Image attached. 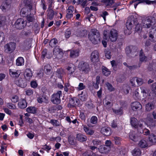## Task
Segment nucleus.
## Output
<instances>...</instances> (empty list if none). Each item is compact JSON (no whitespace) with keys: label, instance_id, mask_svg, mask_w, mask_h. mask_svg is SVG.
<instances>
[{"label":"nucleus","instance_id":"obj_3","mask_svg":"<svg viewBox=\"0 0 156 156\" xmlns=\"http://www.w3.org/2000/svg\"><path fill=\"white\" fill-rule=\"evenodd\" d=\"M89 38L92 43L94 44H97L100 41V34L96 29H92L89 35Z\"/></svg>","mask_w":156,"mask_h":156},{"label":"nucleus","instance_id":"obj_60","mask_svg":"<svg viewBox=\"0 0 156 156\" xmlns=\"http://www.w3.org/2000/svg\"><path fill=\"white\" fill-rule=\"evenodd\" d=\"M3 109L4 111V112L6 113L7 114L9 115H11L12 114V111L9 109L8 108H3Z\"/></svg>","mask_w":156,"mask_h":156},{"label":"nucleus","instance_id":"obj_1","mask_svg":"<svg viewBox=\"0 0 156 156\" xmlns=\"http://www.w3.org/2000/svg\"><path fill=\"white\" fill-rule=\"evenodd\" d=\"M155 22L154 18L152 17H148L142 20L140 23L136 25L135 29L137 31L141 30L142 27L151 28L149 33L150 39L152 42L156 41V26H154Z\"/></svg>","mask_w":156,"mask_h":156},{"label":"nucleus","instance_id":"obj_59","mask_svg":"<svg viewBox=\"0 0 156 156\" xmlns=\"http://www.w3.org/2000/svg\"><path fill=\"white\" fill-rule=\"evenodd\" d=\"M79 97L82 101H85L87 99V95L86 94H81L79 95Z\"/></svg>","mask_w":156,"mask_h":156},{"label":"nucleus","instance_id":"obj_9","mask_svg":"<svg viewBox=\"0 0 156 156\" xmlns=\"http://www.w3.org/2000/svg\"><path fill=\"white\" fill-rule=\"evenodd\" d=\"M145 124V125L149 127L150 129H153L155 127V121L153 119L150 117L149 115H147V117L146 119H144Z\"/></svg>","mask_w":156,"mask_h":156},{"label":"nucleus","instance_id":"obj_58","mask_svg":"<svg viewBox=\"0 0 156 156\" xmlns=\"http://www.w3.org/2000/svg\"><path fill=\"white\" fill-rule=\"evenodd\" d=\"M74 10L73 6H69L67 9V12L69 13H71L73 14V12Z\"/></svg>","mask_w":156,"mask_h":156},{"label":"nucleus","instance_id":"obj_10","mask_svg":"<svg viewBox=\"0 0 156 156\" xmlns=\"http://www.w3.org/2000/svg\"><path fill=\"white\" fill-rule=\"evenodd\" d=\"M53 56L58 59L62 58L63 55L62 50L59 47H55L53 50Z\"/></svg>","mask_w":156,"mask_h":156},{"label":"nucleus","instance_id":"obj_13","mask_svg":"<svg viewBox=\"0 0 156 156\" xmlns=\"http://www.w3.org/2000/svg\"><path fill=\"white\" fill-rule=\"evenodd\" d=\"M99 56L98 52L97 50H95L91 53L90 60L94 63L98 61Z\"/></svg>","mask_w":156,"mask_h":156},{"label":"nucleus","instance_id":"obj_4","mask_svg":"<svg viewBox=\"0 0 156 156\" xmlns=\"http://www.w3.org/2000/svg\"><path fill=\"white\" fill-rule=\"evenodd\" d=\"M130 123L132 126L136 129L137 130L145 124L144 119H140L137 122V119L134 117L131 118Z\"/></svg>","mask_w":156,"mask_h":156},{"label":"nucleus","instance_id":"obj_6","mask_svg":"<svg viewBox=\"0 0 156 156\" xmlns=\"http://www.w3.org/2000/svg\"><path fill=\"white\" fill-rule=\"evenodd\" d=\"M62 91H58L57 93L53 94L51 98V101L54 104H58L61 101L60 96L62 95Z\"/></svg>","mask_w":156,"mask_h":156},{"label":"nucleus","instance_id":"obj_64","mask_svg":"<svg viewBox=\"0 0 156 156\" xmlns=\"http://www.w3.org/2000/svg\"><path fill=\"white\" fill-rule=\"evenodd\" d=\"M30 85L31 87L34 88H36L37 86V84L36 82L34 80L32 81L31 82Z\"/></svg>","mask_w":156,"mask_h":156},{"label":"nucleus","instance_id":"obj_12","mask_svg":"<svg viewBox=\"0 0 156 156\" xmlns=\"http://www.w3.org/2000/svg\"><path fill=\"white\" fill-rule=\"evenodd\" d=\"M16 47V44L14 42H11L5 45L4 50L6 52H12L15 50Z\"/></svg>","mask_w":156,"mask_h":156},{"label":"nucleus","instance_id":"obj_55","mask_svg":"<svg viewBox=\"0 0 156 156\" xmlns=\"http://www.w3.org/2000/svg\"><path fill=\"white\" fill-rule=\"evenodd\" d=\"M34 16L31 14L30 15H28L27 16V20L29 22H32L34 20Z\"/></svg>","mask_w":156,"mask_h":156},{"label":"nucleus","instance_id":"obj_50","mask_svg":"<svg viewBox=\"0 0 156 156\" xmlns=\"http://www.w3.org/2000/svg\"><path fill=\"white\" fill-rule=\"evenodd\" d=\"M93 145L98 147V145H101L102 144L101 142L96 139L92 141Z\"/></svg>","mask_w":156,"mask_h":156},{"label":"nucleus","instance_id":"obj_45","mask_svg":"<svg viewBox=\"0 0 156 156\" xmlns=\"http://www.w3.org/2000/svg\"><path fill=\"white\" fill-rule=\"evenodd\" d=\"M58 43V41L55 38L52 39L50 41L49 44L51 47H54Z\"/></svg>","mask_w":156,"mask_h":156},{"label":"nucleus","instance_id":"obj_42","mask_svg":"<svg viewBox=\"0 0 156 156\" xmlns=\"http://www.w3.org/2000/svg\"><path fill=\"white\" fill-rule=\"evenodd\" d=\"M10 100L12 102L15 103L18 101L19 98L16 95H13L11 97Z\"/></svg>","mask_w":156,"mask_h":156},{"label":"nucleus","instance_id":"obj_31","mask_svg":"<svg viewBox=\"0 0 156 156\" xmlns=\"http://www.w3.org/2000/svg\"><path fill=\"white\" fill-rule=\"evenodd\" d=\"M154 105L152 103H148L146 105L145 110L147 112H149L154 108Z\"/></svg>","mask_w":156,"mask_h":156},{"label":"nucleus","instance_id":"obj_8","mask_svg":"<svg viewBox=\"0 0 156 156\" xmlns=\"http://www.w3.org/2000/svg\"><path fill=\"white\" fill-rule=\"evenodd\" d=\"M27 22L23 19H18L15 23V27L19 29H23L26 25Z\"/></svg>","mask_w":156,"mask_h":156},{"label":"nucleus","instance_id":"obj_35","mask_svg":"<svg viewBox=\"0 0 156 156\" xmlns=\"http://www.w3.org/2000/svg\"><path fill=\"white\" fill-rule=\"evenodd\" d=\"M138 90V88L132 92V95L133 97L135 99H138L140 98V97L139 95Z\"/></svg>","mask_w":156,"mask_h":156},{"label":"nucleus","instance_id":"obj_41","mask_svg":"<svg viewBox=\"0 0 156 156\" xmlns=\"http://www.w3.org/2000/svg\"><path fill=\"white\" fill-rule=\"evenodd\" d=\"M37 101L39 103H42V102L47 103L48 100L45 97H40L38 98Z\"/></svg>","mask_w":156,"mask_h":156},{"label":"nucleus","instance_id":"obj_54","mask_svg":"<svg viewBox=\"0 0 156 156\" xmlns=\"http://www.w3.org/2000/svg\"><path fill=\"white\" fill-rule=\"evenodd\" d=\"M25 93L28 96L32 95L34 93V91L30 89H28L25 90Z\"/></svg>","mask_w":156,"mask_h":156},{"label":"nucleus","instance_id":"obj_2","mask_svg":"<svg viewBox=\"0 0 156 156\" xmlns=\"http://www.w3.org/2000/svg\"><path fill=\"white\" fill-rule=\"evenodd\" d=\"M107 31L105 30L104 32V38L108 41L109 40L112 42H115L118 37L117 31L114 29L111 30L108 35L107 34Z\"/></svg>","mask_w":156,"mask_h":156},{"label":"nucleus","instance_id":"obj_19","mask_svg":"<svg viewBox=\"0 0 156 156\" xmlns=\"http://www.w3.org/2000/svg\"><path fill=\"white\" fill-rule=\"evenodd\" d=\"M136 81L139 86L141 85L143 83V80L142 79L138 78H133L130 80V82L132 86H135Z\"/></svg>","mask_w":156,"mask_h":156},{"label":"nucleus","instance_id":"obj_56","mask_svg":"<svg viewBox=\"0 0 156 156\" xmlns=\"http://www.w3.org/2000/svg\"><path fill=\"white\" fill-rule=\"evenodd\" d=\"M51 69V67L49 65H47L45 66L44 70L47 73H48L50 72Z\"/></svg>","mask_w":156,"mask_h":156},{"label":"nucleus","instance_id":"obj_17","mask_svg":"<svg viewBox=\"0 0 156 156\" xmlns=\"http://www.w3.org/2000/svg\"><path fill=\"white\" fill-rule=\"evenodd\" d=\"M101 131L103 134L106 136H109L112 133L110 128L107 127L102 128L101 129Z\"/></svg>","mask_w":156,"mask_h":156},{"label":"nucleus","instance_id":"obj_29","mask_svg":"<svg viewBox=\"0 0 156 156\" xmlns=\"http://www.w3.org/2000/svg\"><path fill=\"white\" fill-rule=\"evenodd\" d=\"M98 150L99 152L101 153H108L109 151V147L107 148L105 146L101 145L100 147L98 148Z\"/></svg>","mask_w":156,"mask_h":156},{"label":"nucleus","instance_id":"obj_57","mask_svg":"<svg viewBox=\"0 0 156 156\" xmlns=\"http://www.w3.org/2000/svg\"><path fill=\"white\" fill-rule=\"evenodd\" d=\"M106 85L108 90L109 91H111L114 90V88L110 83H106Z\"/></svg>","mask_w":156,"mask_h":156},{"label":"nucleus","instance_id":"obj_22","mask_svg":"<svg viewBox=\"0 0 156 156\" xmlns=\"http://www.w3.org/2000/svg\"><path fill=\"white\" fill-rule=\"evenodd\" d=\"M133 47L132 46L128 47L126 48V51L127 54L130 53L131 56L132 57H133L138 55V52L137 51H130V49L132 48Z\"/></svg>","mask_w":156,"mask_h":156},{"label":"nucleus","instance_id":"obj_23","mask_svg":"<svg viewBox=\"0 0 156 156\" xmlns=\"http://www.w3.org/2000/svg\"><path fill=\"white\" fill-rule=\"evenodd\" d=\"M16 83L17 85L22 88L25 87L27 85L26 81L24 78L19 79L16 82Z\"/></svg>","mask_w":156,"mask_h":156},{"label":"nucleus","instance_id":"obj_36","mask_svg":"<svg viewBox=\"0 0 156 156\" xmlns=\"http://www.w3.org/2000/svg\"><path fill=\"white\" fill-rule=\"evenodd\" d=\"M141 154V151L138 148H135L132 151V154L134 156H140Z\"/></svg>","mask_w":156,"mask_h":156},{"label":"nucleus","instance_id":"obj_43","mask_svg":"<svg viewBox=\"0 0 156 156\" xmlns=\"http://www.w3.org/2000/svg\"><path fill=\"white\" fill-rule=\"evenodd\" d=\"M7 107L11 109H15L16 108V106L15 105L11 103H8L6 104Z\"/></svg>","mask_w":156,"mask_h":156},{"label":"nucleus","instance_id":"obj_28","mask_svg":"<svg viewBox=\"0 0 156 156\" xmlns=\"http://www.w3.org/2000/svg\"><path fill=\"white\" fill-rule=\"evenodd\" d=\"M24 64V60L23 58L21 57H18L16 60V65L18 66H23Z\"/></svg>","mask_w":156,"mask_h":156},{"label":"nucleus","instance_id":"obj_46","mask_svg":"<svg viewBox=\"0 0 156 156\" xmlns=\"http://www.w3.org/2000/svg\"><path fill=\"white\" fill-rule=\"evenodd\" d=\"M103 103L104 106L106 107L110 108L112 106L111 103L109 101H107L106 99L104 100Z\"/></svg>","mask_w":156,"mask_h":156},{"label":"nucleus","instance_id":"obj_51","mask_svg":"<svg viewBox=\"0 0 156 156\" xmlns=\"http://www.w3.org/2000/svg\"><path fill=\"white\" fill-rule=\"evenodd\" d=\"M98 119L96 116H93L91 117L90 120V122L91 123L93 124H96L97 122Z\"/></svg>","mask_w":156,"mask_h":156},{"label":"nucleus","instance_id":"obj_26","mask_svg":"<svg viewBox=\"0 0 156 156\" xmlns=\"http://www.w3.org/2000/svg\"><path fill=\"white\" fill-rule=\"evenodd\" d=\"M76 139L80 142L86 141L87 138L86 136L81 133H78L76 135Z\"/></svg>","mask_w":156,"mask_h":156},{"label":"nucleus","instance_id":"obj_11","mask_svg":"<svg viewBox=\"0 0 156 156\" xmlns=\"http://www.w3.org/2000/svg\"><path fill=\"white\" fill-rule=\"evenodd\" d=\"M11 2V0H6L3 3L0 8L3 12H5L10 9Z\"/></svg>","mask_w":156,"mask_h":156},{"label":"nucleus","instance_id":"obj_40","mask_svg":"<svg viewBox=\"0 0 156 156\" xmlns=\"http://www.w3.org/2000/svg\"><path fill=\"white\" fill-rule=\"evenodd\" d=\"M102 73L105 76H108L111 73V72L106 68L104 67L102 69Z\"/></svg>","mask_w":156,"mask_h":156},{"label":"nucleus","instance_id":"obj_24","mask_svg":"<svg viewBox=\"0 0 156 156\" xmlns=\"http://www.w3.org/2000/svg\"><path fill=\"white\" fill-rule=\"evenodd\" d=\"M148 139L150 146L156 143V136L153 134H151L149 136Z\"/></svg>","mask_w":156,"mask_h":156},{"label":"nucleus","instance_id":"obj_16","mask_svg":"<svg viewBox=\"0 0 156 156\" xmlns=\"http://www.w3.org/2000/svg\"><path fill=\"white\" fill-rule=\"evenodd\" d=\"M139 145L141 148H146L150 146V145L147 140L143 139L139 142Z\"/></svg>","mask_w":156,"mask_h":156},{"label":"nucleus","instance_id":"obj_25","mask_svg":"<svg viewBox=\"0 0 156 156\" xmlns=\"http://www.w3.org/2000/svg\"><path fill=\"white\" fill-rule=\"evenodd\" d=\"M77 103V101L76 98H71L69 99V103L68 104V106L69 108H71L75 106Z\"/></svg>","mask_w":156,"mask_h":156},{"label":"nucleus","instance_id":"obj_14","mask_svg":"<svg viewBox=\"0 0 156 156\" xmlns=\"http://www.w3.org/2000/svg\"><path fill=\"white\" fill-rule=\"evenodd\" d=\"M20 71L14 69H9V73L10 76L13 78H17L19 76L20 74Z\"/></svg>","mask_w":156,"mask_h":156},{"label":"nucleus","instance_id":"obj_15","mask_svg":"<svg viewBox=\"0 0 156 156\" xmlns=\"http://www.w3.org/2000/svg\"><path fill=\"white\" fill-rule=\"evenodd\" d=\"M131 107L133 111L140 109L142 108V106L140 103L138 101H135L131 103Z\"/></svg>","mask_w":156,"mask_h":156},{"label":"nucleus","instance_id":"obj_53","mask_svg":"<svg viewBox=\"0 0 156 156\" xmlns=\"http://www.w3.org/2000/svg\"><path fill=\"white\" fill-rule=\"evenodd\" d=\"M140 89L141 90V93L143 94L144 97H146L147 95L146 88L144 87H140Z\"/></svg>","mask_w":156,"mask_h":156},{"label":"nucleus","instance_id":"obj_33","mask_svg":"<svg viewBox=\"0 0 156 156\" xmlns=\"http://www.w3.org/2000/svg\"><path fill=\"white\" fill-rule=\"evenodd\" d=\"M129 137L131 140L134 141H136L138 140V136L135 135V132L133 131H131L130 132Z\"/></svg>","mask_w":156,"mask_h":156},{"label":"nucleus","instance_id":"obj_47","mask_svg":"<svg viewBox=\"0 0 156 156\" xmlns=\"http://www.w3.org/2000/svg\"><path fill=\"white\" fill-rule=\"evenodd\" d=\"M50 122L53 126H58L60 124V122L57 120L55 119H51Z\"/></svg>","mask_w":156,"mask_h":156},{"label":"nucleus","instance_id":"obj_7","mask_svg":"<svg viewBox=\"0 0 156 156\" xmlns=\"http://www.w3.org/2000/svg\"><path fill=\"white\" fill-rule=\"evenodd\" d=\"M78 68L80 71L85 73L88 72L90 70L89 64L82 61L79 63Z\"/></svg>","mask_w":156,"mask_h":156},{"label":"nucleus","instance_id":"obj_18","mask_svg":"<svg viewBox=\"0 0 156 156\" xmlns=\"http://www.w3.org/2000/svg\"><path fill=\"white\" fill-rule=\"evenodd\" d=\"M32 75V71L30 69H26L24 73V76L26 80H30L31 78Z\"/></svg>","mask_w":156,"mask_h":156},{"label":"nucleus","instance_id":"obj_63","mask_svg":"<svg viewBox=\"0 0 156 156\" xmlns=\"http://www.w3.org/2000/svg\"><path fill=\"white\" fill-rule=\"evenodd\" d=\"M27 11V9L26 8H22L20 11V15L22 16H24Z\"/></svg>","mask_w":156,"mask_h":156},{"label":"nucleus","instance_id":"obj_34","mask_svg":"<svg viewBox=\"0 0 156 156\" xmlns=\"http://www.w3.org/2000/svg\"><path fill=\"white\" fill-rule=\"evenodd\" d=\"M83 129L85 132L88 135H92L94 133V131L93 130L89 128L85 125L83 126Z\"/></svg>","mask_w":156,"mask_h":156},{"label":"nucleus","instance_id":"obj_38","mask_svg":"<svg viewBox=\"0 0 156 156\" xmlns=\"http://www.w3.org/2000/svg\"><path fill=\"white\" fill-rule=\"evenodd\" d=\"M36 111V108L34 107H30L26 108V111L28 113L34 114Z\"/></svg>","mask_w":156,"mask_h":156},{"label":"nucleus","instance_id":"obj_37","mask_svg":"<svg viewBox=\"0 0 156 156\" xmlns=\"http://www.w3.org/2000/svg\"><path fill=\"white\" fill-rule=\"evenodd\" d=\"M152 88L153 89V93L152 94H150L149 96H151V98H154L155 97H156V83H153L152 86Z\"/></svg>","mask_w":156,"mask_h":156},{"label":"nucleus","instance_id":"obj_52","mask_svg":"<svg viewBox=\"0 0 156 156\" xmlns=\"http://www.w3.org/2000/svg\"><path fill=\"white\" fill-rule=\"evenodd\" d=\"M86 34V30H83L82 31L77 33L76 34L77 36L80 37H83Z\"/></svg>","mask_w":156,"mask_h":156},{"label":"nucleus","instance_id":"obj_20","mask_svg":"<svg viewBox=\"0 0 156 156\" xmlns=\"http://www.w3.org/2000/svg\"><path fill=\"white\" fill-rule=\"evenodd\" d=\"M19 108L23 109L25 108L27 106V103L24 99H21L18 103Z\"/></svg>","mask_w":156,"mask_h":156},{"label":"nucleus","instance_id":"obj_61","mask_svg":"<svg viewBox=\"0 0 156 156\" xmlns=\"http://www.w3.org/2000/svg\"><path fill=\"white\" fill-rule=\"evenodd\" d=\"M114 141L116 144H119L121 141V138L119 137L115 136L114 137Z\"/></svg>","mask_w":156,"mask_h":156},{"label":"nucleus","instance_id":"obj_32","mask_svg":"<svg viewBox=\"0 0 156 156\" xmlns=\"http://www.w3.org/2000/svg\"><path fill=\"white\" fill-rule=\"evenodd\" d=\"M55 14H57V12ZM55 14L54 11L51 9H50L48 10L47 18L50 20H51L53 19Z\"/></svg>","mask_w":156,"mask_h":156},{"label":"nucleus","instance_id":"obj_30","mask_svg":"<svg viewBox=\"0 0 156 156\" xmlns=\"http://www.w3.org/2000/svg\"><path fill=\"white\" fill-rule=\"evenodd\" d=\"M76 67L73 64H70L67 68V69L70 74H73L75 71Z\"/></svg>","mask_w":156,"mask_h":156},{"label":"nucleus","instance_id":"obj_39","mask_svg":"<svg viewBox=\"0 0 156 156\" xmlns=\"http://www.w3.org/2000/svg\"><path fill=\"white\" fill-rule=\"evenodd\" d=\"M6 19L5 17L0 16V28L4 26L6 23Z\"/></svg>","mask_w":156,"mask_h":156},{"label":"nucleus","instance_id":"obj_44","mask_svg":"<svg viewBox=\"0 0 156 156\" xmlns=\"http://www.w3.org/2000/svg\"><path fill=\"white\" fill-rule=\"evenodd\" d=\"M140 61L141 62L145 61L147 59V58L143 55V52L142 51H140Z\"/></svg>","mask_w":156,"mask_h":156},{"label":"nucleus","instance_id":"obj_49","mask_svg":"<svg viewBox=\"0 0 156 156\" xmlns=\"http://www.w3.org/2000/svg\"><path fill=\"white\" fill-rule=\"evenodd\" d=\"M113 3L114 1L113 0H107L105 2V4L107 7H111L112 6Z\"/></svg>","mask_w":156,"mask_h":156},{"label":"nucleus","instance_id":"obj_21","mask_svg":"<svg viewBox=\"0 0 156 156\" xmlns=\"http://www.w3.org/2000/svg\"><path fill=\"white\" fill-rule=\"evenodd\" d=\"M145 124H144L142 126H141L137 130L138 133H143L144 135H148L150 134V131L149 129L144 128Z\"/></svg>","mask_w":156,"mask_h":156},{"label":"nucleus","instance_id":"obj_27","mask_svg":"<svg viewBox=\"0 0 156 156\" xmlns=\"http://www.w3.org/2000/svg\"><path fill=\"white\" fill-rule=\"evenodd\" d=\"M80 53L79 49L72 50L70 51V56L72 58H75L78 57Z\"/></svg>","mask_w":156,"mask_h":156},{"label":"nucleus","instance_id":"obj_62","mask_svg":"<svg viewBox=\"0 0 156 156\" xmlns=\"http://www.w3.org/2000/svg\"><path fill=\"white\" fill-rule=\"evenodd\" d=\"M108 15V12L106 11H104L102 12V13L101 14V16L102 17L104 20L105 21L106 20V16Z\"/></svg>","mask_w":156,"mask_h":156},{"label":"nucleus","instance_id":"obj_48","mask_svg":"<svg viewBox=\"0 0 156 156\" xmlns=\"http://www.w3.org/2000/svg\"><path fill=\"white\" fill-rule=\"evenodd\" d=\"M24 2L26 5H27L29 7V9L31 8L32 0H24Z\"/></svg>","mask_w":156,"mask_h":156},{"label":"nucleus","instance_id":"obj_5","mask_svg":"<svg viewBox=\"0 0 156 156\" xmlns=\"http://www.w3.org/2000/svg\"><path fill=\"white\" fill-rule=\"evenodd\" d=\"M136 20H134L133 17H129L128 18L127 22L126 23V27L127 29L129 30L127 32L126 31H125L124 32L126 34H130V30L133 26V23L136 25Z\"/></svg>","mask_w":156,"mask_h":156}]
</instances>
